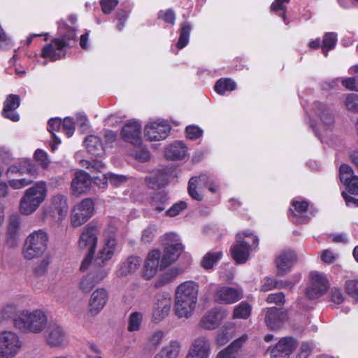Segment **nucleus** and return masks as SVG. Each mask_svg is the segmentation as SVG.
Masks as SVG:
<instances>
[{"label": "nucleus", "instance_id": "nucleus-1", "mask_svg": "<svg viewBox=\"0 0 358 358\" xmlns=\"http://www.w3.org/2000/svg\"><path fill=\"white\" fill-rule=\"evenodd\" d=\"M58 31L60 36L45 45L41 51V56L50 62L65 57L67 49L76 41L75 29L66 25L65 22H59Z\"/></svg>", "mask_w": 358, "mask_h": 358}, {"label": "nucleus", "instance_id": "nucleus-2", "mask_svg": "<svg viewBox=\"0 0 358 358\" xmlns=\"http://www.w3.org/2000/svg\"><path fill=\"white\" fill-rule=\"evenodd\" d=\"M47 323L48 317L43 310L24 309L18 306L14 327L19 331L23 334H40L45 329Z\"/></svg>", "mask_w": 358, "mask_h": 358}, {"label": "nucleus", "instance_id": "nucleus-3", "mask_svg": "<svg viewBox=\"0 0 358 358\" xmlns=\"http://www.w3.org/2000/svg\"><path fill=\"white\" fill-rule=\"evenodd\" d=\"M47 195V182L43 180L36 182L24 191L20 201V212L25 215H31L45 201Z\"/></svg>", "mask_w": 358, "mask_h": 358}, {"label": "nucleus", "instance_id": "nucleus-4", "mask_svg": "<svg viewBox=\"0 0 358 358\" xmlns=\"http://www.w3.org/2000/svg\"><path fill=\"white\" fill-rule=\"evenodd\" d=\"M49 236L48 233L38 229L31 233L25 239L22 247V255L26 259L41 257L48 248Z\"/></svg>", "mask_w": 358, "mask_h": 358}, {"label": "nucleus", "instance_id": "nucleus-5", "mask_svg": "<svg viewBox=\"0 0 358 358\" xmlns=\"http://www.w3.org/2000/svg\"><path fill=\"white\" fill-rule=\"evenodd\" d=\"M258 238L249 231H243L236 236V243L231 247L232 257L238 264H244L248 259L250 252L258 245Z\"/></svg>", "mask_w": 358, "mask_h": 358}, {"label": "nucleus", "instance_id": "nucleus-6", "mask_svg": "<svg viewBox=\"0 0 358 358\" xmlns=\"http://www.w3.org/2000/svg\"><path fill=\"white\" fill-rule=\"evenodd\" d=\"M69 212L68 197L66 194L57 193L52 195L47 204L43 208L41 219L51 217L56 222L65 219Z\"/></svg>", "mask_w": 358, "mask_h": 358}, {"label": "nucleus", "instance_id": "nucleus-7", "mask_svg": "<svg viewBox=\"0 0 358 358\" xmlns=\"http://www.w3.org/2000/svg\"><path fill=\"white\" fill-rule=\"evenodd\" d=\"M22 342L13 331L0 332V358H15L20 352Z\"/></svg>", "mask_w": 358, "mask_h": 358}, {"label": "nucleus", "instance_id": "nucleus-8", "mask_svg": "<svg viewBox=\"0 0 358 358\" xmlns=\"http://www.w3.org/2000/svg\"><path fill=\"white\" fill-rule=\"evenodd\" d=\"M166 247L160 262V268L164 269L177 260L183 250L179 236L174 233L165 235Z\"/></svg>", "mask_w": 358, "mask_h": 358}, {"label": "nucleus", "instance_id": "nucleus-9", "mask_svg": "<svg viewBox=\"0 0 358 358\" xmlns=\"http://www.w3.org/2000/svg\"><path fill=\"white\" fill-rule=\"evenodd\" d=\"M117 227L113 225H108L105 233L110 232V235L106 236L103 240V245L99 249L95 259L96 265H105L113 257L117 250V240L112 235L115 233Z\"/></svg>", "mask_w": 358, "mask_h": 358}, {"label": "nucleus", "instance_id": "nucleus-10", "mask_svg": "<svg viewBox=\"0 0 358 358\" xmlns=\"http://www.w3.org/2000/svg\"><path fill=\"white\" fill-rule=\"evenodd\" d=\"M172 307V299L168 292L158 293L155 295L152 306V320L159 323L169 315Z\"/></svg>", "mask_w": 358, "mask_h": 358}, {"label": "nucleus", "instance_id": "nucleus-11", "mask_svg": "<svg viewBox=\"0 0 358 358\" xmlns=\"http://www.w3.org/2000/svg\"><path fill=\"white\" fill-rule=\"evenodd\" d=\"M328 280L324 273L318 271L310 273V283L306 289V296L310 299H317L327 292Z\"/></svg>", "mask_w": 358, "mask_h": 358}, {"label": "nucleus", "instance_id": "nucleus-12", "mask_svg": "<svg viewBox=\"0 0 358 358\" xmlns=\"http://www.w3.org/2000/svg\"><path fill=\"white\" fill-rule=\"evenodd\" d=\"M94 203L90 199H83L76 205L71 214V221L73 227H79L85 223L93 215Z\"/></svg>", "mask_w": 358, "mask_h": 358}, {"label": "nucleus", "instance_id": "nucleus-13", "mask_svg": "<svg viewBox=\"0 0 358 358\" xmlns=\"http://www.w3.org/2000/svg\"><path fill=\"white\" fill-rule=\"evenodd\" d=\"M171 127L164 120H158L148 123L144 129L145 136L150 141H158L165 139L170 133Z\"/></svg>", "mask_w": 358, "mask_h": 358}, {"label": "nucleus", "instance_id": "nucleus-14", "mask_svg": "<svg viewBox=\"0 0 358 358\" xmlns=\"http://www.w3.org/2000/svg\"><path fill=\"white\" fill-rule=\"evenodd\" d=\"M99 232V229L95 224L90 223L86 225L78 241L79 248L87 252H95Z\"/></svg>", "mask_w": 358, "mask_h": 358}, {"label": "nucleus", "instance_id": "nucleus-15", "mask_svg": "<svg viewBox=\"0 0 358 358\" xmlns=\"http://www.w3.org/2000/svg\"><path fill=\"white\" fill-rule=\"evenodd\" d=\"M121 135L124 141L134 146L142 143L141 125L137 120H129L122 127Z\"/></svg>", "mask_w": 358, "mask_h": 358}, {"label": "nucleus", "instance_id": "nucleus-16", "mask_svg": "<svg viewBox=\"0 0 358 358\" xmlns=\"http://www.w3.org/2000/svg\"><path fill=\"white\" fill-rule=\"evenodd\" d=\"M297 346L296 341L290 336L282 338L271 349V358H288Z\"/></svg>", "mask_w": 358, "mask_h": 358}, {"label": "nucleus", "instance_id": "nucleus-17", "mask_svg": "<svg viewBox=\"0 0 358 358\" xmlns=\"http://www.w3.org/2000/svg\"><path fill=\"white\" fill-rule=\"evenodd\" d=\"M225 317L226 311L224 309L215 308L208 311L201 317L199 325L204 329H215L220 325Z\"/></svg>", "mask_w": 358, "mask_h": 358}, {"label": "nucleus", "instance_id": "nucleus-18", "mask_svg": "<svg viewBox=\"0 0 358 358\" xmlns=\"http://www.w3.org/2000/svg\"><path fill=\"white\" fill-rule=\"evenodd\" d=\"M45 339L51 347H61L66 343V333L61 325L52 323L48 327Z\"/></svg>", "mask_w": 358, "mask_h": 358}, {"label": "nucleus", "instance_id": "nucleus-19", "mask_svg": "<svg viewBox=\"0 0 358 358\" xmlns=\"http://www.w3.org/2000/svg\"><path fill=\"white\" fill-rule=\"evenodd\" d=\"M108 292L104 288L95 289L89 300L88 311L91 315H98L106 305L108 300Z\"/></svg>", "mask_w": 358, "mask_h": 358}, {"label": "nucleus", "instance_id": "nucleus-20", "mask_svg": "<svg viewBox=\"0 0 358 358\" xmlns=\"http://www.w3.org/2000/svg\"><path fill=\"white\" fill-rule=\"evenodd\" d=\"M292 205L294 210H289V219L296 224L308 222L309 217H307L306 213L309 206L308 202L301 199H295L292 200Z\"/></svg>", "mask_w": 358, "mask_h": 358}, {"label": "nucleus", "instance_id": "nucleus-21", "mask_svg": "<svg viewBox=\"0 0 358 358\" xmlns=\"http://www.w3.org/2000/svg\"><path fill=\"white\" fill-rule=\"evenodd\" d=\"M199 285L189 280L181 283L176 289L175 299L197 303Z\"/></svg>", "mask_w": 358, "mask_h": 358}, {"label": "nucleus", "instance_id": "nucleus-22", "mask_svg": "<svg viewBox=\"0 0 358 358\" xmlns=\"http://www.w3.org/2000/svg\"><path fill=\"white\" fill-rule=\"evenodd\" d=\"M208 182V176L206 174H201L199 176L192 177L188 182V194L192 199L196 201H202L203 195L202 189L207 187Z\"/></svg>", "mask_w": 358, "mask_h": 358}, {"label": "nucleus", "instance_id": "nucleus-23", "mask_svg": "<svg viewBox=\"0 0 358 358\" xmlns=\"http://www.w3.org/2000/svg\"><path fill=\"white\" fill-rule=\"evenodd\" d=\"M243 297V291L230 287H222L217 289L215 300L220 303H234Z\"/></svg>", "mask_w": 358, "mask_h": 358}, {"label": "nucleus", "instance_id": "nucleus-24", "mask_svg": "<svg viewBox=\"0 0 358 358\" xmlns=\"http://www.w3.org/2000/svg\"><path fill=\"white\" fill-rule=\"evenodd\" d=\"M7 173L14 174H28L36 178L38 175L36 166L29 159H21L8 168Z\"/></svg>", "mask_w": 358, "mask_h": 358}, {"label": "nucleus", "instance_id": "nucleus-25", "mask_svg": "<svg viewBox=\"0 0 358 358\" xmlns=\"http://www.w3.org/2000/svg\"><path fill=\"white\" fill-rule=\"evenodd\" d=\"M161 253L158 250H152L150 251L145 261L143 275L145 279H150L153 278L157 271L159 264V259Z\"/></svg>", "mask_w": 358, "mask_h": 358}, {"label": "nucleus", "instance_id": "nucleus-26", "mask_svg": "<svg viewBox=\"0 0 358 358\" xmlns=\"http://www.w3.org/2000/svg\"><path fill=\"white\" fill-rule=\"evenodd\" d=\"M92 179L90 176L84 171L76 173L71 182V189L74 195H80L90 190Z\"/></svg>", "mask_w": 358, "mask_h": 358}, {"label": "nucleus", "instance_id": "nucleus-27", "mask_svg": "<svg viewBox=\"0 0 358 358\" xmlns=\"http://www.w3.org/2000/svg\"><path fill=\"white\" fill-rule=\"evenodd\" d=\"M141 264L142 260L140 257L130 256L119 264L115 275L118 278H123L134 274L139 269Z\"/></svg>", "mask_w": 358, "mask_h": 358}, {"label": "nucleus", "instance_id": "nucleus-28", "mask_svg": "<svg viewBox=\"0 0 358 358\" xmlns=\"http://www.w3.org/2000/svg\"><path fill=\"white\" fill-rule=\"evenodd\" d=\"M20 105V99L18 95L10 94L7 96L3 103V108L2 110V115L13 122H17L20 120V116L15 110Z\"/></svg>", "mask_w": 358, "mask_h": 358}, {"label": "nucleus", "instance_id": "nucleus-29", "mask_svg": "<svg viewBox=\"0 0 358 358\" xmlns=\"http://www.w3.org/2000/svg\"><path fill=\"white\" fill-rule=\"evenodd\" d=\"M210 352L211 348L209 340L204 336H200L194 340L188 354L199 358H208Z\"/></svg>", "mask_w": 358, "mask_h": 358}, {"label": "nucleus", "instance_id": "nucleus-30", "mask_svg": "<svg viewBox=\"0 0 358 358\" xmlns=\"http://www.w3.org/2000/svg\"><path fill=\"white\" fill-rule=\"evenodd\" d=\"M296 259V257L294 251L285 250L282 252L275 260L278 275H282L289 272Z\"/></svg>", "mask_w": 358, "mask_h": 358}, {"label": "nucleus", "instance_id": "nucleus-31", "mask_svg": "<svg viewBox=\"0 0 358 358\" xmlns=\"http://www.w3.org/2000/svg\"><path fill=\"white\" fill-rule=\"evenodd\" d=\"M313 110L322 123L327 127V131L334 123V115L328 106L321 102H315L313 105Z\"/></svg>", "mask_w": 358, "mask_h": 358}, {"label": "nucleus", "instance_id": "nucleus-32", "mask_svg": "<svg viewBox=\"0 0 358 358\" xmlns=\"http://www.w3.org/2000/svg\"><path fill=\"white\" fill-rule=\"evenodd\" d=\"M286 318V315L275 307L268 309L265 322L267 327L271 329H276L280 328L283 324Z\"/></svg>", "mask_w": 358, "mask_h": 358}, {"label": "nucleus", "instance_id": "nucleus-33", "mask_svg": "<svg viewBox=\"0 0 358 358\" xmlns=\"http://www.w3.org/2000/svg\"><path fill=\"white\" fill-rule=\"evenodd\" d=\"M196 303L175 299L174 312L178 318L190 317L196 308Z\"/></svg>", "mask_w": 358, "mask_h": 358}, {"label": "nucleus", "instance_id": "nucleus-34", "mask_svg": "<svg viewBox=\"0 0 358 358\" xmlns=\"http://www.w3.org/2000/svg\"><path fill=\"white\" fill-rule=\"evenodd\" d=\"M300 275H296L293 280H285L278 282L272 278H265L262 281L260 290L263 292H268L276 287L283 288L292 287L300 280Z\"/></svg>", "mask_w": 358, "mask_h": 358}, {"label": "nucleus", "instance_id": "nucleus-35", "mask_svg": "<svg viewBox=\"0 0 358 358\" xmlns=\"http://www.w3.org/2000/svg\"><path fill=\"white\" fill-rule=\"evenodd\" d=\"M247 338L246 335L237 338L227 348L221 350L217 354L216 358H238V351L243 344L246 341Z\"/></svg>", "mask_w": 358, "mask_h": 358}, {"label": "nucleus", "instance_id": "nucleus-36", "mask_svg": "<svg viewBox=\"0 0 358 358\" xmlns=\"http://www.w3.org/2000/svg\"><path fill=\"white\" fill-rule=\"evenodd\" d=\"M187 148L181 141H176L168 146L165 151V156L171 160L182 159L187 155Z\"/></svg>", "mask_w": 358, "mask_h": 358}, {"label": "nucleus", "instance_id": "nucleus-37", "mask_svg": "<svg viewBox=\"0 0 358 358\" xmlns=\"http://www.w3.org/2000/svg\"><path fill=\"white\" fill-rule=\"evenodd\" d=\"M84 143L87 152L92 155L102 156L105 152V147L97 136H88L85 138Z\"/></svg>", "mask_w": 358, "mask_h": 358}, {"label": "nucleus", "instance_id": "nucleus-38", "mask_svg": "<svg viewBox=\"0 0 358 358\" xmlns=\"http://www.w3.org/2000/svg\"><path fill=\"white\" fill-rule=\"evenodd\" d=\"M18 304L8 303L0 310V328L6 327L11 320L14 326V319L17 315Z\"/></svg>", "mask_w": 358, "mask_h": 358}, {"label": "nucleus", "instance_id": "nucleus-39", "mask_svg": "<svg viewBox=\"0 0 358 358\" xmlns=\"http://www.w3.org/2000/svg\"><path fill=\"white\" fill-rule=\"evenodd\" d=\"M169 197L164 192H159L152 196L150 200V205L152 208L157 211H164L169 204Z\"/></svg>", "mask_w": 358, "mask_h": 358}, {"label": "nucleus", "instance_id": "nucleus-40", "mask_svg": "<svg viewBox=\"0 0 358 358\" xmlns=\"http://www.w3.org/2000/svg\"><path fill=\"white\" fill-rule=\"evenodd\" d=\"M223 253L221 250L210 251L207 252L201 260V266L203 268L209 270L213 268L222 259Z\"/></svg>", "mask_w": 358, "mask_h": 358}, {"label": "nucleus", "instance_id": "nucleus-41", "mask_svg": "<svg viewBox=\"0 0 358 358\" xmlns=\"http://www.w3.org/2000/svg\"><path fill=\"white\" fill-rule=\"evenodd\" d=\"M191 30L192 26L189 22H185L180 24V36L176 45L177 49L181 50L189 43Z\"/></svg>", "mask_w": 358, "mask_h": 358}, {"label": "nucleus", "instance_id": "nucleus-42", "mask_svg": "<svg viewBox=\"0 0 358 358\" xmlns=\"http://www.w3.org/2000/svg\"><path fill=\"white\" fill-rule=\"evenodd\" d=\"M236 83L230 78H220L218 80L214 87L215 91L220 94L224 95L227 92H231L236 89Z\"/></svg>", "mask_w": 358, "mask_h": 358}, {"label": "nucleus", "instance_id": "nucleus-43", "mask_svg": "<svg viewBox=\"0 0 358 358\" xmlns=\"http://www.w3.org/2000/svg\"><path fill=\"white\" fill-rule=\"evenodd\" d=\"M62 127V120L60 118H51L48 123V130L52 134L54 144L51 145L52 150H55L57 146L61 143V140L55 134V131H59Z\"/></svg>", "mask_w": 358, "mask_h": 358}, {"label": "nucleus", "instance_id": "nucleus-44", "mask_svg": "<svg viewBox=\"0 0 358 358\" xmlns=\"http://www.w3.org/2000/svg\"><path fill=\"white\" fill-rule=\"evenodd\" d=\"M337 43V34L335 32L326 33L323 37L322 50L325 57L328 56V52L335 48Z\"/></svg>", "mask_w": 358, "mask_h": 358}, {"label": "nucleus", "instance_id": "nucleus-45", "mask_svg": "<svg viewBox=\"0 0 358 358\" xmlns=\"http://www.w3.org/2000/svg\"><path fill=\"white\" fill-rule=\"evenodd\" d=\"M19 227V218L17 215H13L10 218L8 227V243L13 245L17 236Z\"/></svg>", "mask_w": 358, "mask_h": 358}, {"label": "nucleus", "instance_id": "nucleus-46", "mask_svg": "<svg viewBox=\"0 0 358 358\" xmlns=\"http://www.w3.org/2000/svg\"><path fill=\"white\" fill-rule=\"evenodd\" d=\"M162 350L167 358H177L181 350V345L178 341H171Z\"/></svg>", "mask_w": 358, "mask_h": 358}, {"label": "nucleus", "instance_id": "nucleus-47", "mask_svg": "<svg viewBox=\"0 0 358 358\" xmlns=\"http://www.w3.org/2000/svg\"><path fill=\"white\" fill-rule=\"evenodd\" d=\"M143 313L138 311L133 312L129 315L127 326L129 331H136L140 329L143 321Z\"/></svg>", "mask_w": 358, "mask_h": 358}, {"label": "nucleus", "instance_id": "nucleus-48", "mask_svg": "<svg viewBox=\"0 0 358 358\" xmlns=\"http://www.w3.org/2000/svg\"><path fill=\"white\" fill-rule=\"evenodd\" d=\"M251 306L245 301H242L234 308V318L247 319L251 314Z\"/></svg>", "mask_w": 358, "mask_h": 358}, {"label": "nucleus", "instance_id": "nucleus-49", "mask_svg": "<svg viewBox=\"0 0 358 358\" xmlns=\"http://www.w3.org/2000/svg\"><path fill=\"white\" fill-rule=\"evenodd\" d=\"M169 182V177L166 176L162 179L156 178L153 175H150L145 178V183L147 186L150 189H156L164 187Z\"/></svg>", "mask_w": 358, "mask_h": 358}, {"label": "nucleus", "instance_id": "nucleus-50", "mask_svg": "<svg viewBox=\"0 0 358 358\" xmlns=\"http://www.w3.org/2000/svg\"><path fill=\"white\" fill-rule=\"evenodd\" d=\"M289 1L290 0H275L271 6V10L276 13L278 11L281 12L278 13V15L282 18L285 24H288L289 22L286 17V7L285 3H288Z\"/></svg>", "mask_w": 358, "mask_h": 358}, {"label": "nucleus", "instance_id": "nucleus-51", "mask_svg": "<svg viewBox=\"0 0 358 358\" xmlns=\"http://www.w3.org/2000/svg\"><path fill=\"white\" fill-rule=\"evenodd\" d=\"M339 176L341 181L344 184H347L352 180V177L356 176L354 174L352 168L348 164H342L339 169Z\"/></svg>", "mask_w": 358, "mask_h": 358}, {"label": "nucleus", "instance_id": "nucleus-52", "mask_svg": "<svg viewBox=\"0 0 358 358\" xmlns=\"http://www.w3.org/2000/svg\"><path fill=\"white\" fill-rule=\"evenodd\" d=\"M345 288L347 294L355 301H358V280L350 279L346 280Z\"/></svg>", "mask_w": 358, "mask_h": 358}, {"label": "nucleus", "instance_id": "nucleus-53", "mask_svg": "<svg viewBox=\"0 0 358 358\" xmlns=\"http://www.w3.org/2000/svg\"><path fill=\"white\" fill-rule=\"evenodd\" d=\"M96 285V282H94L92 275L89 273L81 279L79 288L83 292L88 293Z\"/></svg>", "mask_w": 358, "mask_h": 358}, {"label": "nucleus", "instance_id": "nucleus-54", "mask_svg": "<svg viewBox=\"0 0 358 358\" xmlns=\"http://www.w3.org/2000/svg\"><path fill=\"white\" fill-rule=\"evenodd\" d=\"M95 266L98 268L94 271L91 272L90 274L92 275L94 282L98 284L108 276L110 268L104 267V265L99 266L95 264Z\"/></svg>", "mask_w": 358, "mask_h": 358}, {"label": "nucleus", "instance_id": "nucleus-55", "mask_svg": "<svg viewBox=\"0 0 358 358\" xmlns=\"http://www.w3.org/2000/svg\"><path fill=\"white\" fill-rule=\"evenodd\" d=\"M315 348L312 341H306L301 343L300 350L296 358H308Z\"/></svg>", "mask_w": 358, "mask_h": 358}, {"label": "nucleus", "instance_id": "nucleus-56", "mask_svg": "<svg viewBox=\"0 0 358 358\" xmlns=\"http://www.w3.org/2000/svg\"><path fill=\"white\" fill-rule=\"evenodd\" d=\"M34 159L42 166L47 169L50 164V159L46 152L41 149H37L34 155Z\"/></svg>", "mask_w": 358, "mask_h": 358}, {"label": "nucleus", "instance_id": "nucleus-57", "mask_svg": "<svg viewBox=\"0 0 358 358\" xmlns=\"http://www.w3.org/2000/svg\"><path fill=\"white\" fill-rule=\"evenodd\" d=\"M158 17L165 22L173 25L176 21V13L171 8L161 10L158 13Z\"/></svg>", "mask_w": 358, "mask_h": 358}, {"label": "nucleus", "instance_id": "nucleus-58", "mask_svg": "<svg viewBox=\"0 0 358 358\" xmlns=\"http://www.w3.org/2000/svg\"><path fill=\"white\" fill-rule=\"evenodd\" d=\"M62 130L67 137L73 136L75 131V122L71 117H66L62 123Z\"/></svg>", "mask_w": 358, "mask_h": 358}, {"label": "nucleus", "instance_id": "nucleus-59", "mask_svg": "<svg viewBox=\"0 0 358 358\" xmlns=\"http://www.w3.org/2000/svg\"><path fill=\"white\" fill-rule=\"evenodd\" d=\"M338 257V253L331 249L324 250L320 256L321 260L328 264L334 263Z\"/></svg>", "mask_w": 358, "mask_h": 358}, {"label": "nucleus", "instance_id": "nucleus-60", "mask_svg": "<svg viewBox=\"0 0 358 358\" xmlns=\"http://www.w3.org/2000/svg\"><path fill=\"white\" fill-rule=\"evenodd\" d=\"M187 207L185 201H180L175 203L170 208L166 211V215L169 217H175L180 214V213Z\"/></svg>", "mask_w": 358, "mask_h": 358}, {"label": "nucleus", "instance_id": "nucleus-61", "mask_svg": "<svg viewBox=\"0 0 358 358\" xmlns=\"http://www.w3.org/2000/svg\"><path fill=\"white\" fill-rule=\"evenodd\" d=\"M345 104L349 110L354 113H358V95L356 94H348Z\"/></svg>", "mask_w": 358, "mask_h": 358}, {"label": "nucleus", "instance_id": "nucleus-62", "mask_svg": "<svg viewBox=\"0 0 358 358\" xmlns=\"http://www.w3.org/2000/svg\"><path fill=\"white\" fill-rule=\"evenodd\" d=\"M203 131L196 125H189L186 127V136L191 140H196L202 136Z\"/></svg>", "mask_w": 358, "mask_h": 358}, {"label": "nucleus", "instance_id": "nucleus-63", "mask_svg": "<svg viewBox=\"0 0 358 358\" xmlns=\"http://www.w3.org/2000/svg\"><path fill=\"white\" fill-rule=\"evenodd\" d=\"M177 275V271L175 270H169L160 276L157 282L155 283L156 287L163 286L171 282Z\"/></svg>", "mask_w": 358, "mask_h": 358}, {"label": "nucleus", "instance_id": "nucleus-64", "mask_svg": "<svg viewBox=\"0 0 358 358\" xmlns=\"http://www.w3.org/2000/svg\"><path fill=\"white\" fill-rule=\"evenodd\" d=\"M32 182V180L25 178L20 179H12L8 180V185L13 189H20L29 185Z\"/></svg>", "mask_w": 358, "mask_h": 358}]
</instances>
